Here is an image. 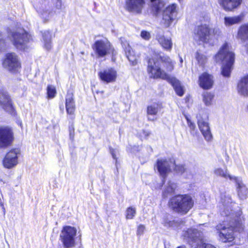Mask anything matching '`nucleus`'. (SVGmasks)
I'll return each instance as SVG.
<instances>
[{"label":"nucleus","instance_id":"obj_1","mask_svg":"<svg viewBox=\"0 0 248 248\" xmlns=\"http://www.w3.org/2000/svg\"><path fill=\"white\" fill-rule=\"evenodd\" d=\"M244 218L242 211H239L235 217H227L226 220L216 226L219 239L223 243L233 241L235 236L234 232H242L244 228Z\"/></svg>","mask_w":248,"mask_h":248},{"label":"nucleus","instance_id":"obj_2","mask_svg":"<svg viewBox=\"0 0 248 248\" xmlns=\"http://www.w3.org/2000/svg\"><path fill=\"white\" fill-rule=\"evenodd\" d=\"M201 25L197 26L195 29L194 39L211 45L221 35V31L218 28H212L208 17L204 21L201 20Z\"/></svg>","mask_w":248,"mask_h":248},{"label":"nucleus","instance_id":"obj_3","mask_svg":"<svg viewBox=\"0 0 248 248\" xmlns=\"http://www.w3.org/2000/svg\"><path fill=\"white\" fill-rule=\"evenodd\" d=\"M161 61L168 64L166 68L168 71H170L173 70L174 63L169 57L165 56L162 58L156 57L149 59L147 69L148 72L151 78H160L167 80L170 76L161 70L160 67V62Z\"/></svg>","mask_w":248,"mask_h":248},{"label":"nucleus","instance_id":"obj_4","mask_svg":"<svg viewBox=\"0 0 248 248\" xmlns=\"http://www.w3.org/2000/svg\"><path fill=\"white\" fill-rule=\"evenodd\" d=\"M215 60L217 62L223 63L222 75L224 77H229L234 61V54L229 50V46L227 44L222 45L215 56Z\"/></svg>","mask_w":248,"mask_h":248},{"label":"nucleus","instance_id":"obj_5","mask_svg":"<svg viewBox=\"0 0 248 248\" xmlns=\"http://www.w3.org/2000/svg\"><path fill=\"white\" fill-rule=\"evenodd\" d=\"M183 236L192 248H216L213 245L204 242L202 232L198 229H188Z\"/></svg>","mask_w":248,"mask_h":248},{"label":"nucleus","instance_id":"obj_6","mask_svg":"<svg viewBox=\"0 0 248 248\" xmlns=\"http://www.w3.org/2000/svg\"><path fill=\"white\" fill-rule=\"evenodd\" d=\"M170 204L175 211L185 214L193 207L194 201L190 196L178 195L170 200Z\"/></svg>","mask_w":248,"mask_h":248},{"label":"nucleus","instance_id":"obj_7","mask_svg":"<svg viewBox=\"0 0 248 248\" xmlns=\"http://www.w3.org/2000/svg\"><path fill=\"white\" fill-rule=\"evenodd\" d=\"M61 0H51V3L45 0L36 5V10L41 18L45 21L48 20L53 15L54 9H61L62 8Z\"/></svg>","mask_w":248,"mask_h":248},{"label":"nucleus","instance_id":"obj_8","mask_svg":"<svg viewBox=\"0 0 248 248\" xmlns=\"http://www.w3.org/2000/svg\"><path fill=\"white\" fill-rule=\"evenodd\" d=\"M10 38L15 47L20 50L27 48L31 40V35L21 29L12 32Z\"/></svg>","mask_w":248,"mask_h":248},{"label":"nucleus","instance_id":"obj_9","mask_svg":"<svg viewBox=\"0 0 248 248\" xmlns=\"http://www.w3.org/2000/svg\"><path fill=\"white\" fill-rule=\"evenodd\" d=\"M234 203L229 194L226 193L222 194L220 196V201L219 206V210L221 216L230 218L235 217V214L240 210L235 213L232 212V204Z\"/></svg>","mask_w":248,"mask_h":248},{"label":"nucleus","instance_id":"obj_10","mask_svg":"<svg viewBox=\"0 0 248 248\" xmlns=\"http://www.w3.org/2000/svg\"><path fill=\"white\" fill-rule=\"evenodd\" d=\"M21 155L20 150L14 148L8 152L2 160V165L6 169H12L15 168L19 162Z\"/></svg>","mask_w":248,"mask_h":248},{"label":"nucleus","instance_id":"obj_11","mask_svg":"<svg viewBox=\"0 0 248 248\" xmlns=\"http://www.w3.org/2000/svg\"><path fill=\"white\" fill-rule=\"evenodd\" d=\"M2 65L5 69L14 73L18 72L21 68V63L15 53H8L5 55Z\"/></svg>","mask_w":248,"mask_h":248},{"label":"nucleus","instance_id":"obj_12","mask_svg":"<svg viewBox=\"0 0 248 248\" xmlns=\"http://www.w3.org/2000/svg\"><path fill=\"white\" fill-rule=\"evenodd\" d=\"M93 49L98 57H104L113 53V48L107 40H100L95 41L93 46Z\"/></svg>","mask_w":248,"mask_h":248},{"label":"nucleus","instance_id":"obj_13","mask_svg":"<svg viewBox=\"0 0 248 248\" xmlns=\"http://www.w3.org/2000/svg\"><path fill=\"white\" fill-rule=\"evenodd\" d=\"M177 6L175 4L168 5L163 11L161 24L165 27L170 26L176 19L177 15Z\"/></svg>","mask_w":248,"mask_h":248},{"label":"nucleus","instance_id":"obj_14","mask_svg":"<svg viewBox=\"0 0 248 248\" xmlns=\"http://www.w3.org/2000/svg\"><path fill=\"white\" fill-rule=\"evenodd\" d=\"M76 232L77 230L74 227L66 226L63 228L61 234V237L64 247L70 248L74 246V237L76 234Z\"/></svg>","mask_w":248,"mask_h":248},{"label":"nucleus","instance_id":"obj_15","mask_svg":"<svg viewBox=\"0 0 248 248\" xmlns=\"http://www.w3.org/2000/svg\"><path fill=\"white\" fill-rule=\"evenodd\" d=\"M155 166L160 175L164 177L172 171V168L174 166V161L170 159H158L156 161Z\"/></svg>","mask_w":248,"mask_h":248},{"label":"nucleus","instance_id":"obj_16","mask_svg":"<svg viewBox=\"0 0 248 248\" xmlns=\"http://www.w3.org/2000/svg\"><path fill=\"white\" fill-rule=\"evenodd\" d=\"M98 76L102 81L108 83L115 82L118 75L115 69L108 67L101 70L98 73Z\"/></svg>","mask_w":248,"mask_h":248},{"label":"nucleus","instance_id":"obj_17","mask_svg":"<svg viewBox=\"0 0 248 248\" xmlns=\"http://www.w3.org/2000/svg\"><path fill=\"white\" fill-rule=\"evenodd\" d=\"M0 106L6 111L12 113L14 108L10 96L5 89H0Z\"/></svg>","mask_w":248,"mask_h":248},{"label":"nucleus","instance_id":"obj_18","mask_svg":"<svg viewBox=\"0 0 248 248\" xmlns=\"http://www.w3.org/2000/svg\"><path fill=\"white\" fill-rule=\"evenodd\" d=\"M13 140V133L9 127H0V147H6Z\"/></svg>","mask_w":248,"mask_h":248},{"label":"nucleus","instance_id":"obj_19","mask_svg":"<svg viewBox=\"0 0 248 248\" xmlns=\"http://www.w3.org/2000/svg\"><path fill=\"white\" fill-rule=\"evenodd\" d=\"M236 185L238 196L241 200L246 199L248 194V190L241 177H236L232 181Z\"/></svg>","mask_w":248,"mask_h":248},{"label":"nucleus","instance_id":"obj_20","mask_svg":"<svg viewBox=\"0 0 248 248\" xmlns=\"http://www.w3.org/2000/svg\"><path fill=\"white\" fill-rule=\"evenodd\" d=\"M213 77L207 73H203L199 78L200 86L205 90L211 89L214 84Z\"/></svg>","mask_w":248,"mask_h":248},{"label":"nucleus","instance_id":"obj_21","mask_svg":"<svg viewBox=\"0 0 248 248\" xmlns=\"http://www.w3.org/2000/svg\"><path fill=\"white\" fill-rule=\"evenodd\" d=\"M198 124L204 139L207 141H211L213 139V136L208 123L206 121L201 119L198 121Z\"/></svg>","mask_w":248,"mask_h":248},{"label":"nucleus","instance_id":"obj_22","mask_svg":"<svg viewBox=\"0 0 248 248\" xmlns=\"http://www.w3.org/2000/svg\"><path fill=\"white\" fill-rule=\"evenodd\" d=\"M241 1L242 0H218L220 6L226 11H232L237 8Z\"/></svg>","mask_w":248,"mask_h":248},{"label":"nucleus","instance_id":"obj_23","mask_svg":"<svg viewBox=\"0 0 248 248\" xmlns=\"http://www.w3.org/2000/svg\"><path fill=\"white\" fill-rule=\"evenodd\" d=\"M144 4V0H127L126 5L128 11L139 13Z\"/></svg>","mask_w":248,"mask_h":248},{"label":"nucleus","instance_id":"obj_24","mask_svg":"<svg viewBox=\"0 0 248 248\" xmlns=\"http://www.w3.org/2000/svg\"><path fill=\"white\" fill-rule=\"evenodd\" d=\"M121 41L123 47L124 49L127 59L129 62H131L133 65H135L137 63L139 56L135 55L134 51L126 41L124 42H123L122 40Z\"/></svg>","mask_w":248,"mask_h":248},{"label":"nucleus","instance_id":"obj_25","mask_svg":"<svg viewBox=\"0 0 248 248\" xmlns=\"http://www.w3.org/2000/svg\"><path fill=\"white\" fill-rule=\"evenodd\" d=\"M156 39L164 49L170 51L172 47L173 43L170 37L158 34L156 37Z\"/></svg>","mask_w":248,"mask_h":248},{"label":"nucleus","instance_id":"obj_26","mask_svg":"<svg viewBox=\"0 0 248 248\" xmlns=\"http://www.w3.org/2000/svg\"><path fill=\"white\" fill-rule=\"evenodd\" d=\"M238 93L244 97L248 96V75L241 79L237 84Z\"/></svg>","mask_w":248,"mask_h":248},{"label":"nucleus","instance_id":"obj_27","mask_svg":"<svg viewBox=\"0 0 248 248\" xmlns=\"http://www.w3.org/2000/svg\"><path fill=\"white\" fill-rule=\"evenodd\" d=\"M167 80L173 86L177 95L182 96L184 94V87L181 85L179 80L176 79L175 77L170 76Z\"/></svg>","mask_w":248,"mask_h":248},{"label":"nucleus","instance_id":"obj_28","mask_svg":"<svg viewBox=\"0 0 248 248\" xmlns=\"http://www.w3.org/2000/svg\"><path fill=\"white\" fill-rule=\"evenodd\" d=\"M214 173L217 176L222 177L225 179H229L232 181L236 177L235 176L230 174L226 168L224 169L221 168H215Z\"/></svg>","mask_w":248,"mask_h":248},{"label":"nucleus","instance_id":"obj_29","mask_svg":"<svg viewBox=\"0 0 248 248\" xmlns=\"http://www.w3.org/2000/svg\"><path fill=\"white\" fill-rule=\"evenodd\" d=\"M65 105L67 113L73 114L75 110V105L72 93H68L66 95Z\"/></svg>","mask_w":248,"mask_h":248},{"label":"nucleus","instance_id":"obj_30","mask_svg":"<svg viewBox=\"0 0 248 248\" xmlns=\"http://www.w3.org/2000/svg\"><path fill=\"white\" fill-rule=\"evenodd\" d=\"M242 20V16L241 15L234 16H225L224 18V23L226 27H229L239 23Z\"/></svg>","mask_w":248,"mask_h":248},{"label":"nucleus","instance_id":"obj_31","mask_svg":"<svg viewBox=\"0 0 248 248\" xmlns=\"http://www.w3.org/2000/svg\"><path fill=\"white\" fill-rule=\"evenodd\" d=\"M237 36L244 41L248 39V24H245L239 27Z\"/></svg>","mask_w":248,"mask_h":248},{"label":"nucleus","instance_id":"obj_32","mask_svg":"<svg viewBox=\"0 0 248 248\" xmlns=\"http://www.w3.org/2000/svg\"><path fill=\"white\" fill-rule=\"evenodd\" d=\"M215 95L211 92H206L202 94V101L206 107H210L213 104Z\"/></svg>","mask_w":248,"mask_h":248},{"label":"nucleus","instance_id":"obj_33","mask_svg":"<svg viewBox=\"0 0 248 248\" xmlns=\"http://www.w3.org/2000/svg\"><path fill=\"white\" fill-rule=\"evenodd\" d=\"M162 106L159 103H154L147 107V114L148 115L155 116L158 112L161 110Z\"/></svg>","mask_w":248,"mask_h":248},{"label":"nucleus","instance_id":"obj_34","mask_svg":"<svg viewBox=\"0 0 248 248\" xmlns=\"http://www.w3.org/2000/svg\"><path fill=\"white\" fill-rule=\"evenodd\" d=\"M43 40L44 47L49 50L51 48V34L49 31H45L43 33Z\"/></svg>","mask_w":248,"mask_h":248},{"label":"nucleus","instance_id":"obj_35","mask_svg":"<svg viewBox=\"0 0 248 248\" xmlns=\"http://www.w3.org/2000/svg\"><path fill=\"white\" fill-rule=\"evenodd\" d=\"M195 59L200 66L203 67L207 62V57L200 51H197L195 54Z\"/></svg>","mask_w":248,"mask_h":248},{"label":"nucleus","instance_id":"obj_36","mask_svg":"<svg viewBox=\"0 0 248 248\" xmlns=\"http://www.w3.org/2000/svg\"><path fill=\"white\" fill-rule=\"evenodd\" d=\"M177 187V185L175 183L172 182H169L163 192V196L167 197L168 194H171L173 193Z\"/></svg>","mask_w":248,"mask_h":248},{"label":"nucleus","instance_id":"obj_37","mask_svg":"<svg viewBox=\"0 0 248 248\" xmlns=\"http://www.w3.org/2000/svg\"><path fill=\"white\" fill-rule=\"evenodd\" d=\"M151 5L153 10L158 13L164 6V2L161 0H151Z\"/></svg>","mask_w":248,"mask_h":248},{"label":"nucleus","instance_id":"obj_38","mask_svg":"<svg viewBox=\"0 0 248 248\" xmlns=\"http://www.w3.org/2000/svg\"><path fill=\"white\" fill-rule=\"evenodd\" d=\"M136 214V209L135 207H129L126 211V218L127 219H132L135 216Z\"/></svg>","mask_w":248,"mask_h":248},{"label":"nucleus","instance_id":"obj_39","mask_svg":"<svg viewBox=\"0 0 248 248\" xmlns=\"http://www.w3.org/2000/svg\"><path fill=\"white\" fill-rule=\"evenodd\" d=\"M56 90L54 86L49 85L47 87V95L49 98H53L55 96Z\"/></svg>","mask_w":248,"mask_h":248},{"label":"nucleus","instance_id":"obj_40","mask_svg":"<svg viewBox=\"0 0 248 248\" xmlns=\"http://www.w3.org/2000/svg\"><path fill=\"white\" fill-rule=\"evenodd\" d=\"M162 223L166 227H172L174 228L177 226L178 223L173 221L169 220L168 218H164Z\"/></svg>","mask_w":248,"mask_h":248},{"label":"nucleus","instance_id":"obj_41","mask_svg":"<svg viewBox=\"0 0 248 248\" xmlns=\"http://www.w3.org/2000/svg\"><path fill=\"white\" fill-rule=\"evenodd\" d=\"M174 170L177 173H183L185 171L186 168L184 165H176L174 163V168H172V170Z\"/></svg>","mask_w":248,"mask_h":248},{"label":"nucleus","instance_id":"obj_42","mask_svg":"<svg viewBox=\"0 0 248 248\" xmlns=\"http://www.w3.org/2000/svg\"><path fill=\"white\" fill-rule=\"evenodd\" d=\"M186 119L187 120L188 126L191 130V133L193 134L194 131L196 128L195 124L187 117H186Z\"/></svg>","mask_w":248,"mask_h":248},{"label":"nucleus","instance_id":"obj_43","mask_svg":"<svg viewBox=\"0 0 248 248\" xmlns=\"http://www.w3.org/2000/svg\"><path fill=\"white\" fill-rule=\"evenodd\" d=\"M140 36L144 40H148L151 38L150 33L146 31H142L140 33Z\"/></svg>","mask_w":248,"mask_h":248},{"label":"nucleus","instance_id":"obj_44","mask_svg":"<svg viewBox=\"0 0 248 248\" xmlns=\"http://www.w3.org/2000/svg\"><path fill=\"white\" fill-rule=\"evenodd\" d=\"M5 47V42L4 40L3 39L2 34L0 32V51H2L4 50Z\"/></svg>","mask_w":248,"mask_h":248},{"label":"nucleus","instance_id":"obj_45","mask_svg":"<svg viewBox=\"0 0 248 248\" xmlns=\"http://www.w3.org/2000/svg\"><path fill=\"white\" fill-rule=\"evenodd\" d=\"M144 230L145 226L142 224H140L138 227L137 234L139 236L142 235L144 233Z\"/></svg>","mask_w":248,"mask_h":248},{"label":"nucleus","instance_id":"obj_46","mask_svg":"<svg viewBox=\"0 0 248 248\" xmlns=\"http://www.w3.org/2000/svg\"><path fill=\"white\" fill-rule=\"evenodd\" d=\"M69 135L70 138L71 140H73L74 136V129L73 126H71L69 127Z\"/></svg>","mask_w":248,"mask_h":248},{"label":"nucleus","instance_id":"obj_47","mask_svg":"<svg viewBox=\"0 0 248 248\" xmlns=\"http://www.w3.org/2000/svg\"><path fill=\"white\" fill-rule=\"evenodd\" d=\"M142 133L144 138H147L150 135V132L148 131L143 130Z\"/></svg>","mask_w":248,"mask_h":248},{"label":"nucleus","instance_id":"obj_48","mask_svg":"<svg viewBox=\"0 0 248 248\" xmlns=\"http://www.w3.org/2000/svg\"><path fill=\"white\" fill-rule=\"evenodd\" d=\"M180 62L182 64L183 62L182 58L180 57Z\"/></svg>","mask_w":248,"mask_h":248},{"label":"nucleus","instance_id":"obj_49","mask_svg":"<svg viewBox=\"0 0 248 248\" xmlns=\"http://www.w3.org/2000/svg\"><path fill=\"white\" fill-rule=\"evenodd\" d=\"M112 155L113 158L115 159L116 158V156L113 153H112Z\"/></svg>","mask_w":248,"mask_h":248},{"label":"nucleus","instance_id":"obj_50","mask_svg":"<svg viewBox=\"0 0 248 248\" xmlns=\"http://www.w3.org/2000/svg\"><path fill=\"white\" fill-rule=\"evenodd\" d=\"M247 52L248 54V45L247 46Z\"/></svg>","mask_w":248,"mask_h":248},{"label":"nucleus","instance_id":"obj_51","mask_svg":"<svg viewBox=\"0 0 248 248\" xmlns=\"http://www.w3.org/2000/svg\"><path fill=\"white\" fill-rule=\"evenodd\" d=\"M185 248V247H184V246H181V247H178V248Z\"/></svg>","mask_w":248,"mask_h":248},{"label":"nucleus","instance_id":"obj_52","mask_svg":"<svg viewBox=\"0 0 248 248\" xmlns=\"http://www.w3.org/2000/svg\"><path fill=\"white\" fill-rule=\"evenodd\" d=\"M0 181L3 182V183H5L1 179H0Z\"/></svg>","mask_w":248,"mask_h":248},{"label":"nucleus","instance_id":"obj_53","mask_svg":"<svg viewBox=\"0 0 248 248\" xmlns=\"http://www.w3.org/2000/svg\"><path fill=\"white\" fill-rule=\"evenodd\" d=\"M148 119L151 120H154V119H151L150 117H148Z\"/></svg>","mask_w":248,"mask_h":248}]
</instances>
